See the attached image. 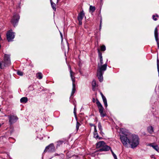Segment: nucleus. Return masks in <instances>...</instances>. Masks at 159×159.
I'll use <instances>...</instances> for the list:
<instances>
[{
    "label": "nucleus",
    "instance_id": "423d86ee",
    "mask_svg": "<svg viewBox=\"0 0 159 159\" xmlns=\"http://www.w3.org/2000/svg\"><path fill=\"white\" fill-rule=\"evenodd\" d=\"M19 19L20 16L18 14H15L14 15L11 21L14 27L18 23Z\"/></svg>",
    "mask_w": 159,
    "mask_h": 159
},
{
    "label": "nucleus",
    "instance_id": "a19ab883",
    "mask_svg": "<svg viewBox=\"0 0 159 159\" xmlns=\"http://www.w3.org/2000/svg\"><path fill=\"white\" fill-rule=\"evenodd\" d=\"M102 20H101V21H100V28H101V24H102Z\"/></svg>",
    "mask_w": 159,
    "mask_h": 159
},
{
    "label": "nucleus",
    "instance_id": "c03bdc74",
    "mask_svg": "<svg viewBox=\"0 0 159 159\" xmlns=\"http://www.w3.org/2000/svg\"><path fill=\"white\" fill-rule=\"evenodd\" d=\"M94 156V154H92V156Z\"/></svg>",
    "mask_w": 159,
    "mask_h": 159
},
{
    "label": "nucleus",
    "instance_id": "4c0bfd02",
    "mask_svg": "<svg viewBox=\"0 0 159 159\" xmlns=\"http://www.w3.org/2000/svg\"><path fill=\"white\" fill-rule=\"evenodd\" d=\"M60 35H61V42H62L63 41V39H62V35L61 33H60Z\"/></svg>",
    "mask_w": 159,
    "mask_h": 159
},
{
    "label": "nucleus",
    "instance_id": "ea45409f",
    "mask_svg": "<svg viewBox=\"0 0 159 159\" xmlns=\"http://www.w3.org/2000/svg\"><path fill=\"white\" fill-rule=\"evenodd\" d=\"M7 138H6V136H2V139H7Z\"/></svg>",
    "mask_w": 159,
    "mask_h": 159
},
{
    "label": "nucleus",
    "instance_id": "4468645a",
    "mask_svg": "<svg viewBox=\"0 0 159 159\" xmlns=\"http://www.w3.org/2000/svg\"><path fill=\"white\" fill-rule=\"evenodd\" d=\"M84 16V11H82L78 15V20H82Z\"/></svg>",
    "mask_w": 159,
    "mask_h": 159
},
{
    "label": "nucleus",
    "instance_id": "a18cd8bd",
    "mask_svg": "<svg viewBox=\"0 0 159 159\" xmlns=\"http://www.w3.org/2000/svg\"><path fill=\"white\" fill-rule=\"evenodd\" d=\"M1 124L0 123V127H1Z\"/></svg>",
    "mask_w": 159,
    "mask_h": 159
},
{
    "label": "nucleus",
    "instance_id": "cd10ccee",
    "mask_svg": "<svg viewBox=\"0 0 159 159\" xmlns=\"http://www.w3.org/2000/svg\"><path fill=\"white\" fill-rule=\"evenodd\" d=\"M98 126L99 130L100 131V132L102 133V127L100 122L98 123Z\"/></svg>",
    "mask_w": 159,
    "mask_h": 159
},
{
    "label": "nucleus",
    "instance_id": "ddd939ff",
    "mask_svg": "<svg viewBox=\"0 0 159 159\" xmlns=\"http://www.w3.org/2000/svg\"><path fill=\"white\" fill-rule=\"evenodd\" d=\"M106 143L103 141H100L96 143V148H102L105 145Z\"/></svg>",
    "mask_w": 159,
    "mask_h": 159
},
{
    "label": "nucleus",
    "instance_id": "2eb2a0df",
    "mask_svg": "<svg viewBox=\"0 0 159 159\" xmlns=\"http://www.w3.org/2000/svg\"><path fill=\"white\" fill-rule=\"evenodd\" d=\"M148 146L152 147L154 149L158 151L159 150V147L157 145H155L154 143H150L147 145Z\"/></svg>",
    "mask_w": 159,
    "mask_h": 159
},
{
    "label": "nucleus",
    "instance_id": "6e6552de",
    "mask_svg": "<svg viewBox=\"0 0 159 159\" xmlns=\"http://www.w3.org/2000/svg\"><path fill=\"white\" fill-rule=\"evenodd\" d=\"M70 76L71 77L72 80V81L73 87H72V92H71V95L72 96L75 93V80L74 78L73 77L72 75V71L71 70H70Z\"/></svg>",
    "mask_w": 159,
    "mask_h": 159
},
{
    "label": "nucleus",
    "instance_id": "bb28decb",
    "mask_svg": "<svg viewBox=\"0 0 159 159\" xmlns=\"http://www.w3.org/2000/svg\"><path fill=\"white\" fill-rule=\"evenodd\" d=\"M158 17V15L156 14L155 15H153L152 16V18L154 20L156 21L157 20V18Z\"/></svg>",
    "mask_w": 159,
    "mask_h": 159
},
{
    "label": "nucleus",
    "instance_id": "f3484780",
    "mask_svg": "<svg viewBox=\"0 0 159 159\" xmlns=\"http://www.w3.org/2000/svg\"><path fill=\"white\" fill-rule=\"evenodd\" d=\"M96 104L98 107V109H100L103 108L100 102L97 99L96 100Z\"/></svg>",
    "mask_w": 159,
    "mask_h": 159
},
{
    "label": "nucleus",
    "instance_id": "79ce46f5",
    "mask_svg": "<svg viewBox=\"0 0 159 159\" xmlns=\"http://www.w3.org/2000/svg\"><path fill=\"white\" fill-rule=\"evenodd\" d=\"M93 102H95V99H94V98H93Z\"/></svg>",
    "mask_w": 159,
    "mask_h": 159
},
{
    "label": "nucleus",
    "instance_id": "e433bc0d",
    "mask_svg": "<svg viewBox=\"0 0 159 159\" xmlns=\"http://www.w3.org/2000/svg\"><path fill=\"white\" fill-rule=\"evenodd\" d=\"M79 21V24L80 25H81L82 24V20H78Z\"/></svg>",
    "mask_w": 159,
    "mask_h": 159
},
{
    "label": "nucleus",
    "instance_id": "5701e85b",
    "mask_svg": "<svg viewBox=\"0 0 159 159\" xmlns=\"http://www.w3.org/2000/svg\"><path fill=\"white\" fill-rule=\"evenodd\" d=\"M92 85L93 89H94L95 87H96V86H97L96 82L94 80H93L92 81Z\"/></svg>",
    "mask_w": 159,
    "mask_h": 159
},
{
    "label": "nucleus",
    "instance_id": "c9c22d12",
    "mask_svg": "<svg viewBox=\"0 0 159 159\" xmlns=\"http://www.w3.org/2000/svg\"><path fill=\"white\" fill-rule=\"evenodd\" d=\"M74 113L75 115V116H76V108L75 106L74 110Z\"/></svg>",
    "mask_w": 159,
    "mask_h": 159
},
{
    "label": "nucleus",
    "instance_id": "20e7f679",
    "mask_svg": "<svg viewBox=\"0 0 159 159\" xmlns=\"http://www.w3.org/2000/svg\"><path fill=\"white\" fill-rule=\"evenodd\" d=\"M55 148L54 145L53 143H51L46 147L44 152H55Z\"/></svg>",
    "mask_w": 159,
    "mask_h": 159
},
{
    "label": "nucleus",
    "instance_id": "6ab92c4d",
    "mask_svg": "<svg viewBox=\"0 0 159 159\" xmlns=\"http://www.w3.org/2000/svg\"><path fill=\"white\" fill-rule=\"evenodd\" d=\"M148 131L150 134H152L154 132L153 128L151 126H149L148 128Z\"/></svg>",
    "mask_w": 159,
    "mask_h": 159
},
{
    "label": "nucleus",
    "instance_id": "a211bd4d",
    "mask_svg": "<svg viewBox=\"0 0 159 159\" xmlns=\"http://www.w3.org/2000/svg\"><path fill=\"white\" fill-rule=\"evenodd\" d=\"M103 110L104 108L99 109V112L101 116L102 117H104L105 116V113L103 112Z\"/></svg>",
    "mask_w": 159,
    "mask_h": 159
},
{
    "label": "nucleus",
    "instance_id": "dca6fc26",
    "mask_svg": "<svg viewBox=\"0 0 159 159\" xmlns=\"http://www.w3.org/2000/svg\"><path fill=\"white\" fill-rule=\"evenodd\" d=\"M123 145L126 147H128V140H121Z\"/></svg>",
    "mask_w": 159,
    "mask_h": 159
},
{
    "label": "nucleus",
    "instance_id": "9b49d317",
    "mask_svg": "<svg viewBox=\"0 0 159 159\" xmlns=\"http://www.w3.org/2000/svg\"><path fill=\"white\" fill-rule=\"evenodd\" d=\"M154 36L155 40L157 42L158 46L159 47V43L158 42V30L157 28H156L155 29Z\"/></svg>",
    "mask_w": 159,
    "mask_h": 159
},
{
    "label": "nucleus",
    "instance_id": "c85d7f7f",
    "mask_svg": "<svg viewBox=\"0 0 159 159\" xmlns=\"http://www.w3.org/2000/svg\"><path fill=\"white\" fill-rule=\"evenodd\" d=\"M111 152L114 158L115 159H117V156H116V154L114 153V152H113V151H112V150L111 149Z\"/></svg>",
    "mask_w": 159,
    "mask_h": 159
},
{
    "label": "nucleus",
    "instance_id": "7c9ffc66",
    "mask_svg": "<svg viewBox=\"0 0 159 159\" xmlns=\"http://www.w3.org/2000/svg\"><path fill=\"white\" fill-rule=\"evenodd\" d=\"M101 50L102 51H104L106 50V47L104 45H102L101 47Z\"/></svg>",
    "mask_w": 159,
    "mask_h": 159
},
{
    "label": "nucleus",
    "instance_id": "f257e3e1",
    "mask_svg": "<svg viewBox=\"0 0 159 159\" xmlns=\"http://www.w3.org/2000/svg\"><path fill=\"white\" fill-rule=\"evenodd\" d=\"M120 139H138V136L135 134H132L128 132L126 129H121L120 133Z\"/></svg>",
    "mask_w": 159,
    "mask_h": 159
},
{
    "label": "nucleus",
    "instance_id": "c756f323",
    "mask_svg": "<svg viewBox=\"0 0 159 159\" xmlns=\"http://www.w3.org/2000/svg\"><path fill=\"white\" fill-rule=\"evenodd\" d=\"M157 69L158 73V75L159 76V60L157 59Z\"/></svg>",
    "mask_w": 159,
    "mask_h": 159
},
{
    "label": "nucleus",
    "instance_id": "49530a36",
    "mask_svg": "<svg viewBox=\"0 0 159 159\" xmlns=\"http://www.w3.org/2000/svg\"><path fill=\"white\" fill-rule=\"evenodd\" d=\"M99 139H101V138H99Z\"/></svg>",
    "mask_w": 159,
    "mask_h": 159
},
{
    "label": "nucleus",
    "instance_id": "aec40b11",
    "mask_svg": "<svg viewBox=\"0 0 159 159\" xmlns=\"http://www.w3.org/2000/svg\"><path fill=\"white\" fill-rule=\"evenodd\" d=\"M28 101V99L26 97H23L20 99V102L21 103H25Z\"/></svg>",
    "mask_w": 159,
    "mask_h": 159
},
{
    "label": "nucleus",
    "instance_id": "72a5a7b5",
    "mask_svg": "<svg viewBox=\"0 0 159 159\" xmlns=\"http://www.w3.org/2000/svg\"><path fill=\"white\" fill-rule=\"evenodd\" d=\"M17 74L19 75L22 76L23 75V73L20 71H18L17 72Z\"/></svg>",
    "mask_w": 159,
    "mask_h": 159
},
{
    "label": "nucleus",
    "instance_id": "58836bf2",
    "mask_svg": "<svg viewBox=\"0 0 159 159\" xmlns=\"http://www.w3.org/2000/svg\"><path fill=\"white\" fill-rule=\"evenodd\" d=\"M101 94L102 96V98L105 97L102 93H101Z\"/></svg>",
    "mask_w": 159,
    "mask_h": 159
},
{
    "label": "nucleus",
    "instance_id": "4be33fe9",
    "mask_svg": "<svg viewBox=\"0 0 159 159\" xmlns=\"http://www.w3.org/2000/svg\"><path fill=\"white\" fill-rule=\"evenodd\" d=\"M36 77L39 79H41L42 78V75L41 73H39L36 74Z\"/></svg>",
    "mask_w": 159,
    "mask_h": 159
},
{
    "label": "nucleus",
    "instance_id": "37998d69",
    "mask_svg": "<svg viewBox=\"0 0 159 159\" xmlns=\"http://www.w3.org/2000/svg\"><path fill=\"white\" fill-rule=\"evenodd\" d=\"M2 39L1 37V35L0 34V41Z\"/></svg>",
    "mask_w": 159,
    "mask_h": 159
},
{
    "label": "nucleus",
    "instance_id": "39448f33",
    "mask_svg": "<svg viewBox=\"0 0 159 159\" xmlns=\"http://www.w3.org/2000/svg\"><path fill=\"white\" fill-rule=\"evenodd\" d=\"M129 144L131 146L132 148H134L136 147L139 144L138 140H128Z\"/></svg>",
    "mask_w": 159,
    "mask_h": 159
},
{
    "label": "nucleus",
    "instance_id": "473e14b6",
    "mask_svg": "<svg viewBox=\"0 0 159 159\" xmlns=\"http://www.w3.org/2000/svg\"><path fill=\"white\" fill-rule=\"evenodd\" d=\"M64 142L62 141L59 140L57 142V146H60L61 144H62Z\"/></svg>",
    "mask_w": 159,
    "mask_h": 159
},
{
    "label": "nucleus",
    "instance_id": "f8f14e48",
    "mask_svg": "<svg viewBox=\"0 0 159 159\" xmlns=\"http://www.w3.org/2000/svg\"><path fill=\"white\" fill-rule=\"evenodd\" d=\"M98 57L100 59V63H98V65L99 64V66H102V64L103 63V59H102V53L100 52L99 49L98 50Z\"/></svg>",
    "mask_w": 159,
    "mask_h": 159
},
{
    "label": "nucleus",
    "instance_id": "393cba45",
    "mask_svg": "<svg viewBox=\"0 0 159 159\" xmlns=\"http://www.w3.org/2000/svg\"><path fill=\"white\" fill-rule=\"evenodd\" d=\"M90 10L92 12L94 11L96 9V8L95 7L93 6H90L89 7Z\"/></svg>",
    "mask_w": 159,
    "mask_h": 159
},
{
    "label": "nucleus",
    "instance_id": "0eeeda50",
    "mask_svg": "<svg viewBox=\"0 0 159 159\" xmlns=\"http://www.w3.org/2000/svg\"><path fill=\"white\" fill-rule=\"evenodd\" d=\"M9 119V123L11 125L16 122L18 119V117L14 115H10L8 116Z\"/></svg>",
    "mask_w": 159,
    "mask_h": 159
},
{
    "label": "nucleus",
    "instance_id": "f704fd0d",
    "mask_svg": "<svg viewBox=\"0 0 159 159\" xmlns=\"http://www.w3.org/2000/svg\"><path fill=\"white\" fill-rule=\"evenodd\" d=\"M90 125L91 126H93L94 127V130L95 131H96L97 129L96 126L92 124H90Z\"/></svg>",
    "mask_w": 159,
    "mask_h": 159
},
{
    "label": "nucleus",
    "instance_id": "7ed1b4c3",
    "mask_svg": "<svg viewBox=\"0 0 159 159\" xmlns=\"http://www.w3.org/2000/svg\"><path fill=\"white\" fill-rule=\"evenodd\" d=\"M10 64L11 61L9 56L5 54L3 61L2 62L0 61V68L3 69L4 67L8 66Z\"/></svg>",
    "mask_w": 159,
    "mask_h": 159
},
{
    "label": "nucleus",
    "instance_id": "2f4dec72",
    "mask_svg": "<svg viewBox=\"0 0 159 159\" xmlns=\"http://www.w3.org/2000/svg\"><path fill=\"white\" fill-rule=\"evenodd\" d=\"M80 124L77 121L76 125V129L77 130H78L79 128V127L80 126Z\"/></svg>",
    "mask_w": 159,
    "mask_h": 159
},
{
    "label": "nucleus",
    "instance_id": "a878e982",
    "mask_svg": "<svg viewBox=\"0 0 159 159\" xmlns=\"http://www.w3.org/2000/svg\"><path fill=\"white\" fill-rule=\"evenodd\" d=\"M98 135L97 133V130H96V131H95V130L94 131V137L95 138H98Z\"/></svg>",
    "mask_w": 159,
    "mask_h": 159
},
{
    "label": "nucleus",
    "instance_id": "9d476101",
    "mask_svg": "<svg viewBox=\"0 0 159 159\" xmlns=\"http://www.w3.org/2000/svg\"><path fill=\"white\" fill-rule=\"evenodd\" d=\"M111 148L107 145L106 144L105 145H104L102 148L100 149L98 151V152H102V151H109V150H111Z\"/></svg>",
    "mask_w": 159,
    "mask_h": 159
},
{
    "label": "nucleus",
    "instance_id": "1a4fd4ad",
    "mask_svg": "<svg viewBox=\"0 0 159 159\" xmlns=\"http://www.w3.org/2000/svg\"><path fill=\"white\" fill-rule=\"evenodd\" d=\"M15 35L14 33L12 32V30H10L7 33V38L8 41H12V39L14 38Z\"/></svg>",
    "mask_w": 159,
    "mask_h": 159
},
{
    "label": "nucleus",
    "instance_id": "f03ea898",
    "mask_svg": "<svg viewBox=\"0 0 159 159\" xmlns=\"http://www.w3.org/2000/svg\"><path fill=\"white\" fill-rule=\"evenodd\" d=\"M107 62L101 66H99V64H98L97 75L98 79L100 82H102L103 80L102 75L104 71L107 69Z\"/></svg>",
    "mask_w": 159,
    "mask_h": 159
},
{
    "label": "nucleus",
    "instance_id": "b1692460",
    "mask_svg": "<svg viewBox=\"0 0 159 159\" xmlns=\"http://www.w3.org/2000/svg\"><path fill=\"white\" fill-rule=\"evenodd\" d=\"M51 3L52 8L54 11H56V4L52 2V1H51Z\"/></svg>",
    "mask_w": 159,
    "mask_h": 159
},
{
    "label": "nucleus",
    "instance_id": "412c9836",
    "mask_svg": "<svg viewBox=\"0 0 159 159\" xmlns=\"http://www.w3.org/2000/svg\"><path fill=\"white\" fill-rule=\"evenodd\" d=\"M103 102L104 103V106L106 107H107V100L105 97L102 98Z\"/></svg>",
    "mask_w": 159,
    "mask_h": 159
}]
</instances>
